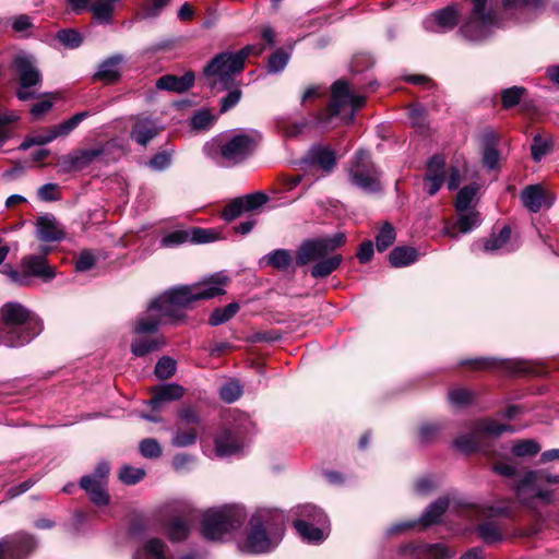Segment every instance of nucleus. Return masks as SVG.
<instances>
[{
	"instance_id": "1",
	"label": "nucleus",
	"mask_w": 559,
	"mask_h": 559,
	"mask_svg": "<svg viewBox=\"0 0 559 559\" xmlns=\"http://www.w3.org/2000/svg\"><path fill=\"white\" fill-rule=\"evenodd\" d=\"M229 283L226 275H211L201 284L177 285L168 288L165 293L151 300L148 309L160 316L162 323L168 318L174 322L182 321L186 314L181 309H188L199 300H209L226 292L223 286Z\"/></svg>"
},
{
	"instance_id": "2",
	"label": "nucleus",
	"mask_w": 559,
	"mask_h": 559,
	"mask_svg": "<svg viewBox=\"0 0 559 559\" xmlns=\"http://www.w3.org/2000/svg\"><path fill=\"white\" fill-rule=\"evenodd\" d=\"M229 283L226 275H211L201 284L177 285L168 288L165 293L151 300L148 309L160 316L162 323L168 318L174 322L182 321L186 314L181 309H188L199 300H209L226 292L223 286Z\"/></svg>"
},
{
	"instance_id": "3",
	"label": "nucleus",
	"mask_w": 559,
	"mask_h": 559,
	"mask_svg": "<svg viewBox=\"0 0 559 559\" xmlns=\"http://www.w3.org/2000/svg\"><path fill=\"white\" fill-rule=\"evenodd\" d=\"M346 235L336 233L332 236L317 237L304 240L295 253V265L306 266L316 262L310 269L313 278H324L337 270L343 261L341 254L329 257L330 253L346 243Z\"/></svg>"
},
{
	"instance_id": "4",
	"label": "nucleus",
	"mask_w": 559,
	"mask_h": 559,
	"mask_svg": "<svg viewBox=\"0 0 559 559\" xmlns=\"http://www.w3.org/2000/svg\"><path fill=\"white\" fill-rule=\"evenodd\" d=\"M0 320L3 324L1 341L9 347L28 344L44 328L40 318L16 301H8L0 308Z\"/></svg>"
},
{
	"instance_id": "5",
	"label": "nucleus",
	"mask_w": 559,
	"mask_h": 559,
	"mask_svg": "<svg viewBox=\"0 0 559 559\" xmlns=\"http://www.w3.org/2000/svg\"><path fill=\"white\" fill-rule=\"evenodd\" d=\"M284 533V514L277 511H259L250 518L243 550L251 555L272 551Z\"/></svg>"
},
{
	"instance_id": "6",
	"label": "nucleus",
	"mask_w": 559,
	"mask_h": 559,
	"mask_svg": "<svg viewBox=\"0 0 559 559\" xmlns=\"http://www.w3.org/2000/svg\"><path fill=\"white\" fill-rule=\"evenodd\" d=\"M366 97L352 93L349 83L345 79H338L331 85V98L328 105L312 114L311 123L316 127H326L340 117L341 114L349 106V114L343 116L345 123H349L355 112L366 105Z\"/></svg>"
},
{
	"instance_id": "7",
	"label": "nucleus",
	"mask_w": 559,
	"mask_h": 559,
	"mask_svg": "<svg viewBox=\"0 0 559 559\" xmlns=\"http://www.w3.org/2000/svg\"><path fill=\"white\" fill-rule=\"evenodd\" d=\"M557 484H559V474H551L546 468L530 469L514 483L513 490L522 506L533 508L536 501L549 506L555 502V491L546 486Z\"/></svg>"
},
{
	"instance_id": "8",
	"label": "nucleus",
	"mask_w": 559,
	"mask_h": 559,
	"mask_svg": "<svg viewBox=\"0 0 559 559\" xmlns=\"http://www.w3.org/2000/svg\"><path fill=\"white\" fill-rule=\"evenodd\" d=\"M255 140L248 133H237L227 140L213 138L203 146L206 157L217 165H236L247 159L255 148Z\"/></svg>"
},
{
	"instance_id": "9",
	"label": "nucleus",
	"mask_w": 559,
	"mask_h": 559,
	"mask_svg": "<svg viewBox=\"0 0 559 559\" xmlns=\"http://www.w3.org/2000/svg\"><path fill=\"white\" fill-rule=\"evenodd\" d=\"M253 49V46L247 45L236 52H219L206 63L203 74L206 78L217 76L219 91H229L235 83L234 75L245 70L246 60Z\"/></svg>"
},
{
	"instance_id": "10",
	"label": "nucleus",
	"mask_w": 559,
	"mask_h": 559,
	"mask_svg": "<svg viewBox=\"0 0 559 559\" xmlns=\"http://www.w3.org/2000/svg\"><path fill=\"white\" fill-rule=\"evenodd\" d=\"M245 521L241 510L233 507L209 509L202 515L201 534L207 540H218L239 528Z\"/></svg>"
},
{
	"instance_id": "11",
	"label": "nucleus",
	"mask_w": 559,
	"mask_h": 559,
	"mask_svg": "<svg viewBox=\"0 0 559 559\" xmlns=\"http://www.w3.org/2000/svg\"><path fill=\"white\" fill-rule=\"evenodd\" d=\"M10 68L19 83V88L15 91L16 98L21 102L36 98L37 94L32 88L41 86L43 74L36 66L35 58L21 51L13 57Z\"/></svg>"
},
{
	"instance_id": "12",
	"label": "nucleus",
	"mask_w": 559,
	"mask_h": 559,
	"mask_svg": "<svg viewBox=\"0 0 559 559\" xmlns=\"http://www.w3.org/2000/svg\"><path fill=\"white\" fill-rule=\"evenodd\" d=\"M459 366L468 367L474 371L506 370L512 373L531 377H544L547 374V370L543 365L525 360H508L493 357L462 359Z\"/></svg>"
},
{
	"instance_id": "13",
	"label": "nucleus",
	"mask_w": 559,
	"mask_h": 559,
	"mask_svg": "<svg viewBox=\"0 0 559 559\" xmlns=\"http://www.w3.org/2000/svg\"><path fill=\"white\" fill-rule=\"evenodd\" d=\"M350 182L368 193L381 190L380 171L372 160L371 154L366 150H358L354 154L349 168Z\"/></svg>"
},
{
	"instance_id": "14",
	"label": "nucleus",
	"mask_w": 559,
	"mask_h": 559,
	"mask_svg": "<svg viewBox=\"0 0 559 559\" xmlns=\"http://www.w3.org/2000/svg\"><path fill=\"white\" fill-rule=\"evenodd\" d=\"M4 272L12 283L20 286H28L32 277L49 283L57 276L56 269L49 265L47 258L43 254L25 255L21 260V271L9 267Z\"/></svg>"
},
{
	"instance_id": "15",
	"label": "nucleus",
	"mask_w": 559,
	"mask_h": 559,
	"mask_svg": "<svg viewBox=\"0 0 559 559\" xmlns=\"http://www.w3.org/2000/svg\"><path fill=\"white\" fill-rule=\"evenodd\" d=\"M473 4L469 15L460 27V33L472 40L480 39L485 29L496 23L492 9H487L488 0H469Z\"/></svg>"
},
{
	"instance_id": "16",
	"label": "nucleus",
	"mask_w": 559,
	"mask_h": 559,
	"mask_svg": "<svg viewBox=\"0 0 559 559\" xmlns=\"http://www.w3.org/2000/svg\"><path fill=\"white\" fill-rule=\"evenodd\" d=\"M449 507L450 499L448 497H440L426 508L419 519L397 523L391 527L390 532L402 533L415 527H418L419 531H426L427 528L441 523V518L448 511Z\"/></svg>"
},
{
	"instance_id": "17",
	"label": "nucleus",
	"mask_w": 559,
	"mask_h": 559,
	"mask_svg": "<svg viewBox=\"0 0 559 559\" xmlns=\"http://www.w3.org/2000/svg\"><path fill=\"white\" fill-rule=\"evenodd\" d=\"M37 548L34 535L17 532L0 539V559H27Z\"/></svg>"
},
{
	"instance_id": "18",
	"label": "nucleus",
	"mask_w": 559,
	"mask_h": 559,
	"mask_svg": "<svg viewBox=\"0 0 559 559\" xmlns=\"http://www.w3.org/2000/svg\"><path fill=\"white\" fill-rule=\"evenodd\" d=\"M267 201V194L261 191L237 197L225 205L221 216L226 222H233L243 213H254Z\"/></svg>"
},
{
	"instance_id": "19",
	"label": "nucleus",
	"mask_w": 559,
	"mask_h": 559,
	"mask_svg": "<svg viewBox=\"0 0 559 559\" xmlns=\"http://www.w3.org/2000/svg\"><path fill=\"white\" fill-rule=\"evenodd\" d=\"M104 153L105 148L103 146L87 150H74L69 154L59 156L56 165L60 167V171L63 174L80 171L90 166L98 157L103 156Z\"/></svg>"
},
{
	"instance_id": "20",
	"label": "nucleus",
	"mask_w": 559,
	"mask_h": 559,
	"mask_svg": "<svg viewBox=\"0 0 559 559\" xmlns=\"http://www.w3.org/2000/svg\"><path fill=\"white\" fill-rule=\"evenodd\" d=\"M502 449V445L499 444L496 440L480 436L479 450L477 453L481 454L490 461H498L492 465V472L503 477L514 478L519 474L515 466L499 461L504 457V454L501 451Z\"/></svg>"
},
{
	"instance_id": "21",
	"label": "nucleus",
	"mask_w": 559,
	"mask_h": 559,
	"mask_svg": "<svg viewBox=\"0 0 559 559\" xmlns=\"http://www.w3.org/2000/svg\"><path fill=\"white\" fill-rule=\"evenodd\" d=\"M336 163L337 158L334 150L329 146L314 145L297 162V165L302 170L314 167L331 173Z\"/></svg>"
},
{
	"instance_id": "22",
	"label": "nucleus",
	"mask_w": 559,
	"mask_h": 559,
	"mask_svg": "<svg viewBox=\"0 0 559 559\" xmlns=\"http://www.w3.org/2000/svg\"><path fill=\"white\" fill-rule=\"evenodd\" d=\"M214 450L217 456L226 457L242 450V440L238 429L222 427L214 437Z\"/></svg>"
},
{
	"instance_id": "23",
	"label": "nucleus",
	"mask_w": 559,
	"mask_h": 559,
	"mask_svg": "<svg viewBox=\"0 0 559 559\" xmlns=\"http://www.w3.org/2000/svg\"><path fill=\"white\" fill-rule=\"evenodd\" d=\"M460 22V14L454 4H449L432 12L425 21L426 29L430 32H449L454 29Z\"/></svg>"
},
{
	"instance_id": "24",
	"label": "nucleus",
	"mask_w": 559,
	"mask_h": 559,
	"mask_svg": "<svg viewBox=\"0 0 559 559\" xmlns=\"http://www.w3.org/2000/svg\"><path fill=\"white\" fill-rule=\"evenodd\" d=\"M195 81L194 72L189 70L183 75L177 76L175 74H165L157 79L156 88L176 93L188 92Z\"/></svg>"
},
{
	"instance_id": "25",
	"label": "nucleus",
	"mask_w": 559,
	"mask_h": 559,
	"mask_svg": "<svg viewBox=\"0 0 559 559\" xmlns=\"http://www.w3.org/2000/svg\"><path fill=\"white\" fill-rule=\"evenodd\" d=\"M185 389L177 383L160 384L153 389V396L147 402L153 411H158L164 403L180 400Z\"/></svg>"
},
{
	"instance_id": "26",
	"label": "nucleus",
	"mask_w": 559,
	"mask_h": 559,
	"mask_svg": "<svg viewBox=\"0 0 559 559\" xmlns=\"http://www.w3.org/2000/svg\"><path fill=\"white\" fill-rule=\"evenodd\" d=\"M523 205L532 213H538L543 206H551L545 189L540 185H530L521 193Z\"/></svg>"
},
{
	"instance_id": "27",
	"label": "nucleus",
	"mask_w": 559,
	"mask_h": 559,
	"mask_svg": "<svg viewBox=\"0 0 559 559\" xmlns=\"http://www.w3.org/2000/svg\"><path fill=\"white\" fill-rule=\"evenodd\" d=\"M166 345V340L163 335H142L136 336L131 341L130 352L133 356L143 358L147 355L162 349Z\"/></svg>"
},
{
	"instance_id": "28",
	"label": "nucleus",
	"mask_w": 559,
	"mask_h": 559,
	"mask_svg": "<svg viewBox=\"0 0 559 559\" xmlns=\"http://www.w3.org/2000/svg\"><path fill=\"white\" fill-rule=\"evenodd\" d=\"M37 238L45 242L61 241L66 233L51 215L39 216L36 221Z\"/></svg>"
},
{
	"instance_id": "29",
	"label": "nucleus",
	"mask_w": 559,
	"mask_h": 559,
	"mask_svg": "<svg viewBox=\"0 0 559 559\" xmlns=\"http://www.w3.org/2000/svg\"><path fill=\"white\" fill-rule=\"evenodd\" d=\"M160 316H155L148 308L132 322V333L135 336L155 335L162 325Z\"/></svg>"
},
{
	"instance_id": "30",
	"label": "nucleus",
	"mask_w": 559,
	"mask_h": 559,
	"mask_svg": "<svg viewBox=\"0 0 559 559\" xmlns=\"http://www.w3.org/2000/svg\"><path fill=\"white\" fill-rule=\"evenodd\" d=\"M91 480H79V486L84 490L90 502L98 509L108 507L111 502V497L108 491V485L91 484Z\"/></svg>"
},
{
	"instance_id": "31",
	"label": "nucleus",
	"mask_w": 559,
	"mask_h": 559,
	"mask_svg": "<svg viewBox=\"0 0 559 559\" xmlns=\"http://www.w3.org/2000/svg\"><path fill=\"white\" fill-rule=\"evenodd\" d=\"M260 264L271 266L280 272H286L295 269V258L288 249H275L269 252L260 260Z\"/></svg>"
},
{
	"instance_id": "32",
	"label": "nucleus",
	"mask_w": 559,
	"mask_h": 559,
	"mask_svg": "<svg viewBox=\"0 0 559 559\" xmlns=\"http://www.w3.org/2000/svg\"><path fill=\"white\" fill-rule=\"evenodd\" d=\"M160 129L155 124L154 121L142 118L138 119L132 126L131 139L141 146H146L151 140L157 136Z\"/></svg>"
},
{
	"instance_id": "33",
	"label": "nucleus",
	"mask_w": 559,
	"mask_h": 559,
	"mask_svg": "<svg viewBox=\"0 0 559 559\" xmlns=\"http://www.w3.org/2000/svg\"><path fill=\"white\" fill-rule=\"evenodd\" d=\"M498 138L493 131H487L483 135V164L488 169H496L500 159V152L497 148Z\"/></svg>"
},
{
	"instance_id": "34",
	"label": "nucleus",
	"mask_w": 559,
	"mask_h": 559,
	"mask_svg": "<svg viewBox=\"0 0 559 559\" xmlns=\"http://www.w3.org/2000/svg\"><path fill=\"white\" fill-rule=\"evenodd\" d=\"M122 61L121 56H112L106 59L98 71L93 75V81H102L105 84H114L120 80V72L116 67Z\"/></svg>"
},
{
	"instance_id": "35",
	"label": "nucleus",
	"mask_w": 559,
	"mask_h": 559,
	"mask_svg": "<svg viewBox=\"0 0 559 559\" xmlns=\"http://www.w3.org/2000/svg\"><path fill=\"white\" fill-rule=\"evenodd\" d=\"M412 552L418 557L426 556L430 557L431 559H450L455 555V551L451 550L443 543H420L412 547Z\"/></svg>"
},
{
	"instance_id": "36",
	"label": "nucleus",
	"mask_w": 559,
	"mask_h": 559,
	"mask_svg": "<svg viewBox=\"0 0 559 559\" xmlns=\"http://www.w3.org/2000/svg\"><path fill=\"white\" fill-rule=\"evenodd\" d=\"M418 250L409 246L395 247L389 254V262L393 267H404L418 260Z\"/></svg>"
},
{
	"instance_id": "37",
	"label": "nucleus",
	"mask_w": 559,
	"mask_h": 559,
	"mask_svg": "<svg viewBox=\"0 0 559 559\" xmlns=\"http://www.w3.org/2000/svg\"><path fill=\"white\" fill-rule=\"evenodd\" d=\"M58 136H61L56 126L46 128L41 133L27 134L22 143L19 145V150L26 151L34 145L43 146L46 145Z\"/></svg>"
},
{
	"instance_id": "38",
	"label": "nucleus",
	"mask_w": 559,
	"mask_h": 559,
	"mask_svg": "<svg viewBox=\"0 0 559 559\" xmlns=\"http://www.w3.org/2000/svg\"><path fill=\"white\" fill-rule=\"evenodd\" d=\"M293 526L302 539L309 543H320L324 539L323 531L306 519H296Z\"/></svg>"
},
{
	"instance_id": "39",
	"label": "nucleus",
	"mask_w": 559,
	"mask_h": 559,
	"mask_svg": "<svg viewBox=\"0 0 559 559\" xmlns=\"http://www.w3.org/2000/svg\"><path fill=\"white\" fill-rule=\"evenodd\" d=\"M501 108L509 110L522 104L523 97L528 96V91L524 86L513 85L503 88L500 93Z\"/></svg>"
},
{
	"instance_id": "40",
	"label": "nucleus",
	"mask_w": 559,
	"mask_h": 559,
	"mask_svg": "<svg viewBox=\"0 0 559 559\" xmlns=\"http://www.w3.org/2000/svg\"><path fill=\"white\" fill-rule=\"evenodd\" d=\"M240 310V305L233 301L225 307L215 308L209 317L207 323L211 326H218L233 319Z\"/></svg>"
},
{
	"instance_id": "41",
	"label": "nucleus",
	"mask_w": 559,
	"mask_h": 559,
	"mask_svg": "<svg viewBox=\"0 0 559 559\" xmlns=\"http://www.w3.org/2000/svg\"><path fill=\"white\" fill-rule=\"evenodd\" d=\"M444 427V423L439 420L420 424L417 431L419 443L426 445L435 442Z\"/></svg>"
},
{
	"instance_id": "42",
	"label": "nucleus",
	"mask_w": 559,
	"mask_h": 559,
	"mask_svg": "<svg viewBox=\"0 0 559 559\" xmlns=\"http://www.w3.org/2000/svg\"><path fill=\"white\" fill-rule=\"evenodd\" d=\"M479 441H480V436L475 430L473 435L464 433V435H460L459 437H456L453 440V447L457 451H460L466 455H472V454H475L478 452Z\"/></svg>"
},
{
	"instance_id": "43",
	"label": "nucleus",
	"mask_w": 559,
	"mask_h": 559,
	"mask_svg": "<svg viewBox=\"0 0 559 559\" xmlns=\"http://www.w3.org/2000/svg\"><path fill=\"white\" fill-rule=\"evenodd\" d=\"M511 233V227L509 225H504L498 234L493 231L489 238L483 240L484 251L491 252L501 249L509 242Z\"/></svg>"
},
{
	"instance_id": "44",
	"label": "nucleus",
	"mask_w": 559,
	"mask_h": 559,
	"mask_svg": "<svg viewBox=\"0 0 559 559\" xmlns=\"http://www.w3.org/2000/svg\"><path fill=\"white\" fill-rule=\"evenodd\" d=\"M513 431L512 426L500 424L491 419H483L476 424V432L479 436L500 437L503 432Z\"/></svg>"
},
{
	"instance_id": "45",
	"label": "nucleus",
	"mask_w": 559,
	"mask_h": 559,
	"mask_svg": "<svg viewBox=\"0 0 559 559\" xmlns=\"http://www.w3.org/2000/svg\"><path fill=\"white\" fill-rule=\"evenodd\" d=\"M477 394L466 388H455L449 391L448 400L456 408H464L474 403Z\"/></svg>"
},
{
	"instance_id": "46",
	"label": "nucleus",
	"mask_w": 559,
	"mask_h": 559,
	"mask_svg": "<svg viewBox=\"0 0 559 559\" xmlns=\"http://www.w3.org/2000/svg\"><path fill=\"white\" fill-rule=\"evenodd\" d=\"M478 536L486 543V544H496L503 539V534L501 532V528L491 521H485L483 523H479L476 527Z\"/></svg>"
},
{
	"instance_id": "47",
	"label": "nucleus",
	"mask_w": 559,
	"mask_h": 559,
	"mask_svg": "<svg viewBox=\"0 0 559 559\" xmlns=\"http://www.w3.org/2000/svg\"><path fill=\"white\" fill-rule=\"evenodd\" d=\"M190 533L188 523L181 518H174L167 525V537L173 543L185 540Z\"/></svg>"
},
{
	"instance_id": "48",
	"label": "nucleus",
	"mask_w": 559,
	"mask_h": 559,
	"mask_svg": "<svg viewBox=\"0 0 559 559\" xmlns=\"http://www.w3.org/2000/svg\"><path fill=\"white\" fill-rule=\"evenodd\" d=\"M90 11L98 23L108 24L112 19L115 8L106 0H93Z\"/></svg>"
},
{
	"instance_id": "49",
	"label": "nucleus",
	"mask_w": 559,
	"mask_h": 559,
	"mask_svg": "<svg viewBox=\"0 0 559 559\" xmlns=\"http://www.w3.org/2000/svg\"><path fill=\"white\" fill-rule=\"evenodd\" d=\"M396 239V231L390 222H384L376 236V247L379 252L385 251Z\"/></svg>"
},
{
	"instance_id": "50",
	"label": "nucleus",
	"mask_w": 559,
	"mask_h": 559,
	"mask_svg": "<svg viewBox=\"0 0 559 559\" xmlns=\"http://www.w3.org/2000/svg\"><path fill=\"white\" fill-rule=\"evenodd\" d=\"M145 475L146 472L144 468L124 464L119 469L118 478L123 485L133 486L143 480Z\"/></svg>"
},
{
	"instance_id": "51",
	"label": "nucleus",
	"mask_w": 559,
	"mask_h": 559,
	"mask_svg": "<svg viewBox=\"0 0 559 559\" xmlns=\"http://www.w3.org/2000/svg\"><path fill=\"white\" fill-rule=\"evenodd\" d=\"M479 222H480V219H479L478 212H475V211H472L468 213L462 212V213H459V218H457L456 223H454L452 225L451 229H453V231L459 230L462 234H467L471 230H473V228L478 226Z\"/></svg>"
},
{
	"instance_id": "52",
	"label": "nucleus",
	"mask_w": 559,
	"mask_h": 559,
	"mask_svg": "<svg viewBox=\"0 0 559 559\" xmlns=\"http://www.w3.org/2000/svg\"><path fill=\"white\" fill-rule=\"evenodd\" d=\"M110 475V464L107 461H99L93 472L83 475L80 480L88 479L91 484L108 485Z\"/></svg>"
},
{
	"instance_id": "53",
	"label": "nucleus",
	"mask_w": 559,
	"mask_h": 559,
	"mask_svg": "<svg viewBox=\"0 0 559 559\" xmlns=\"http://www.w3.org/2000/svg\"><path fill=\"white\" fill-rule=\"evenodd\" d=\"M289 61V53L283 48L276 49L267 58L266 70L267 73L275 74L282 72Z\"/></svg>"
},
{
	"instance_id": "54",
	"label": "nucleus",
	"mask_w": 559,
	"mask_h": 559,
	"mask_svg": "<svg viewBox=\"0 0 559 559\" xmlns=\"http://www.w3.org/2000/svg\"><path fill=\"white\" fill-rule=\"evenodd\" d=\"M186 242H191V228L173 230L160 239V245L165 248L178 247Z\"/></svg>"
},
{
	"instance_id": "55",
	"label": "nucleus",
	"mask_w": 559,
	"mask_h": 559,
	"mask_svg": "<svg viewBox=\"0 0 559 559\" xmlns=\"http://www.w3.org/2000/svg\"><path fill=\"white\" fill-rule=\"evenodd\" d=\"M56 38L60 44L69 49L79 48L83 43L82 34L74 28H63L58 31Z\"/></svg>"
},
{
	"instance_id": "56",
	"label": "nucleus",
	"mask_w": 559,
	"mask_h": 559,
	"mask_svg": "<svg viewBox=\"0 0 559 559\" xmlns=\"http://www.w3.org/2000/svg\"><path fill=\"white\" fill-rule=\"evenodd\" d=\"M198 439V430L195 427H190L186 430L177 428L171 444L176 448H186L194 444Z\"/></svg>"
},
{
	"instance_id": "57",
	"label": "nucleus",
	"mask_w": 559,
	"mask_h": 559,
	"mask_svg": "<svg viewBox=\"0 0 559 559\" xmlns=\"http://www.w3.org/2000/svg\"><path fill=\"white\" fill-rule=\"evenodd\" d=\"M177 370V362L169 356H163L155 365L154 373L159 380H168Z\"/></svg>"
},
{
	"instance_id": "58",
	"label": "nucleus",
	"mask_w": 559,
	"mask_h": 559,
	"mask_svg": "<svg viewBox=\"0 0 559 559\" xmlns=\"http://www.w3.org/2000/svg\"><path fill=\"white\" fill-rule=\"evenodd\" d=\"M476 191L477 189L472 185L464 186L460 189L454 203V207L457 213L465 212L469 209Z\"/></svg>"
},
{
	"instance_id": "59",
	"label": "nucleus",
	"mask_w": 559,
	"mask_h": 559,
	"mask_svg": "<svg viewBox=\"0 0 559 559\" xmlns=\"http://www.w3.org/2000/svg\"><path fill=\"white\" fill-rule=\"evenodd\" d=\"M511 451L518 457L533 456L540 451V445L535 440L525 439L514 443Z\"/></svg>"
},
{
	"instance_id": "60",
	"label": "nucleus",
	"mask_w": 559,
	"mask_h": 559,
	"mask_svg": "<svg viewBox=\"0 0 559 559\" xmlns=\"http://www.w3.org/2000/svg\"><path fill=\"white\" fill-rule=\"evenodd\" d=\"M92 115L90 110H83L74 114L71 118L62 121L59 124H56L61 136H66L70 134L83 120L88 118Z\"/></svg>"
},
{
	"instance_id": "61",
	"label": "nucleus",
	"mask_w": 559,
	"mask_h": 559,
	"mask_svg": "<svg viewBox=\"0 0 559 559\" xmlns=\"http://www.w3.org/2000/svg\"><path fill=\"white\" fill-rule=\"evenodd\" d=\"M408 118L412 120V126L424 133L427 130L426 110L419 104H411L407 107Z\"/></svg>"
},
{
	"instance_id": "62",
	"label": "nucleus",
	"mask_w": 559,
	"mask_h": 559,
	"mask_svg": "<svg viewBox=\"0 0 559 559\" xmlns=\"http://www.w3.org/2000/svg\"><path fill=\"white\" fill-rule=\"evenodd\" d=\"M551 151V141L544 139L540 134H536L533 138L531 145L532 158L535 162H539L545 155Z\"/></svg>"
},
{
	"instance_id": "63",
	"label": "nucleus",
	"mask_w": 559,
	"mask_h": 559,
	"mask_svg": "<svg viewBox=\"0 0 559 559\" xmlns=\"http://www.w3.org/2000/svg\"><path fill=\"white\" fill-rule=\"evenodd\" d=\"M214 119L215 117L209 109H201L192 115L190 126L194 130H207L212 126Z\"/></svg>"
},
{
	"instance_id": "64",
	"label": "nucleus",
	"mask_w": 559,
	"mask_h": 559,
	"mask_svg": "<svg viewBox=\"0 0 559 559\" xmlns=\"http://www.w3.org/2000/svg\"><path fill=\"white\" fill-rule=\"evenodd\" d=\"M143 550L144 554L152 559H166L165 543L158 537L150 538L145 543Z\"/></svg>"
}]
</instances>
